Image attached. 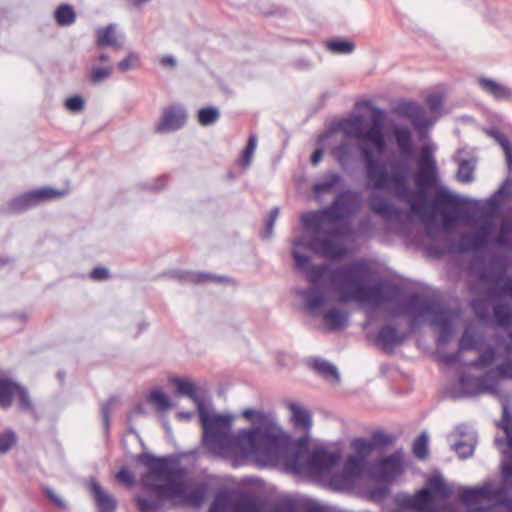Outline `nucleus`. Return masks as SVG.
Instances as JSON below:
<instances>
[{"mask_svg":"<svg viewBox=\"0 0 512 512\" xmlns=\"http://www.w3.org/2000/svg\"><path fill=\"white\" fill-rule=\"evenodd\" d=\"M407 339L405 332H400L392 324L382 325L376 335L375 341L386 353H392L397 346L402 345Z\"/></svg>","mask_w":512,"mask_h":512,"instance_id":"412c9836","label":"nucleus"},{"mask_svg":"<svg viewBox=\"0 0 512 512\" xmlns=\"http://www.w3.org/2000/svg\"><path fill=\"white\" fill-rule=\"evenodd\" d=\"M495 243L501 247H512V219L501 221Z\"/></svg>","mask_w":512,"mask_h":512,"instance_id":"ea45409f","label":"nucleus"},{"mask_svg":"<svg viewBox=\"0 0 512 512\" xmlns=\"http://www.w3.org/2000/svg\"><path fill=\"white\" fill-rule=\"evenodd\" d=\"M138 462L144 465L151 476L164 480L165 483L158 484L153 481L143 480L142 486L151 492H154L159 498L182 500L186 484L182 478L186 475V470L180 464L178 457L174 455L155 456L151 453H141L138 455Z\"/></svg>","mask_w":512,"mask_h":512,"instance_id":"20e7f679","label":"nucleus"},{"mask_svg":"<svg viewBox=\"0 0 512 512\" xmlns=\"http://www.w3.org/2000/svg\"><path fill=\"white\" fill-rule=\"evenodd\" d=\"M504 197L512 198V178H506L502 182L498 190L486 200V207L492 212L499 211Z\"/></svg>","mask_w":512,"mask_h":512,"instance_id":"cd10ccee","label":"nucleus"},{"mask_svg":"<svg viewBox=\"0 0 512 512\" xmlns=\"http://www.w3.org/2000/svg\"><path fill=\"white\" fill-rule=\"evenodd\" d=\"M493 315L497 324L501 327H507L512 320L511 310L505 304H496L493 307Z\"/></svg>","mask_w":512,"mask_h":512,"instance_id":"c03bdc74","label":"nucleus"},{"mask_svg":"<svg viewBox=\"0 0 512 512\" xmlns=\"http://www.w3.org/2000/svg\"><path fill=\"white\" fill-rule=\"evenodd\" d=\"M171 276L177 279L181 283H193L200 284L205 283L207 281L215 282V283H224L228 282L229 278L225 276H219L206 272H195V271H185V270H177L171 273Z\"/></svg>","mask_w":512,"mask_h":512,"instance_id":"b1692460","label":"nucleus"},{"mask_svg":"<svg viewBox=\"0 0 512 512\" xmlns=\"http://www.w3.org/2000/svg\"><path fill=\"white\" fill-rule=\"evenodd\" d=\"M113 72V66L93 68L89 75V80L92 84H98L104 79L110 77Z\"/></svg>","mask_w":512,"mask_h":512,"instance_id":"864d4df0","label":"nucleus"},{"mask_svg":"<svg viewBox=\"0 0 512 512\" xmlns=\"http://www.w3.org/2000/svg\"><path fill=\"white\" fill-rule=\"evenodd\" d=\"M264 512H297V505L293 500H282L274 505L270 510Z\"/></svg>","mask_w":512,"mask_h":512,"instance_id":"680f3d73","label":"nucleus"},{"mask_svg":"<svg viewBox=\"0 0 512 512\" xmlns=\"http://www.w3.org/2000/svg\"><path fill=\"white\" fill-rule=\"evenodd\" d=\"M403 472V462L397 453L390 454L376 462L370 467V474L373 478L391 482Z\"/></svg>","mask_w":512,"mask_h":512,"instance_id":"dca6fc26","label":"nucleus"},{"mask_svg":"<svg viewBox=\"0 0 512 512\" xmlns=\"http://www.w3.org/2000/svg\"><path fill=\"white\" fill-rule=\"evenodd\" d=\"M389 493L390 488L388 485H376L368 490V497L375 502H380L384 500L389 495Z\"/></svg>","mask_w":512,"mask_h":512,"instance_id":"5fc2aeb1","label":"nucleus"},{"mask_svg":"<svg viewBox=\"0 0 512 512\" xmlns=\"http://www.w3.org/2000/svg\"><path fill=\"white\" fill-rule=\"evenodd\" d=\"M62 195H64L63 191L51 187L29 190L8 200L4 206V211L10 214L22 213L36 207L46 200L54 199Z\"/></svg>","mask_w":512,"mask_h":512,"instance_id":"9b49d317","label":"nucleus"},{"mask_svg":"<svg viewBox=\"0 0 512 512\" xmlns=\"http://www.w3.org/2000/svg\"><path fill=\"white\" fill-rule=\"evenodd\" d=\"M340 454L336 451L316 449L304 461V471L309 470L317 474L330 472L339 462Z\"/></svg>","mask_w":512,"mask_h":512,"instance_id":"a211bd4d","label":"nucleus"},{"mask_svg":"<svg viewBox=\"0 0 512 512\" xmlns=\"http://www.w3.org/2000/svg\"><path fill=\"white\" fill-rule=\"evenodd\" d=\"M134 501L137 505L139 512H157L163 510L165 507L164 499L157 496L156 499L151 500L143 496H135Z\"/></svg>","mask_w":512,"mask_h":512,"instance_id":"58836bf2","label":"nucleus"},{"mask_svg":"<svg viewBox=\"0 0 512 512\" xmlns=\"http://www.w3.org/2000/svg\"><path fill=\"white\" fill-rule=\"evenodd\" d=\"M309 365L316 373L326 379H335L336 381L340 379L337 368L326 360L314 358L309 362Z\"/></svg>","mask_w":512,"mask_h":512,"instance_id":"473e14b6","label":"nucleus"},{"mask_svg":"<svg viewBox=\"0 0 512 512\" xmlns=\"http://www.w3.org/2000/svg\"><path fill=\"white\" fill-rule=\"evenodd\" d=\"M139 60V55L136 52H129L128 55L117 64V68L121 72H126L133 67V64Z\"/></svg>","mask_w":512,"mask_h":512,"instance_id":"69168bd1","label":"nucleus"},{"mask_svg":"<svg viewBox=\"0 0 512 512\" xmlns=\"http://www.w3.org/2000/svg\"><path fill=\"white\" fill-rule=\"evenodd\" d=\"M350 227L348 222L338 223L337 227L324 232L323 237L314 236L307 243L302 239L296 238L293 240L295 247L308 248L316 255L328 259H338L345 255V249L340 245L336 238L350 234Z\"/></svg>","mask_w":512,"mask_h":512,"instance_id":"1a4fd4ad","label":"nucleus"},{"mask_svg":"<svg viewBox=\"0 0 512 512\" xmlns=\"http://www.w3.org/2000/svg\"><path fill=\"white\" fill-rule=\"evenodd\" d=\"M402 313L408 316L409 327L413 330L420 325L425 316H429L431 325L438 327L436 339L438 345L447 344L453 333V325L448 311L434 301L425 299L421 294L413 292L401 303Z\"/></svg>","mask_w":512,"mask_h":512,"instance_id":"39448f33","label":"nucleus"},{"mask_svg":"<svg viewBox=\"0 0 512 512\" xmlns=\"http://www.w3.org/2000/svg\"><path fill=\"white\" fill-rule=\"evenodd\" d=\"M371 209L386 219H399L403 214L400 208H397L393 203L383 198H379L376 202L372 203Z\"/></svg>","mask_w":512,"mask_h":512,"instance_id":"7c9ffc66","label":"nucleus"},{"mask_svg":"<svg viewBox=\"0 0 512 512\" xmlns=\"http://www.w3.org/2000/svg\"><path fill=\"white\" fill-rule=\"evenodd\" d=\"M453 494V489L441 475L429 477L424 486L413 495L397 493L394 503L395 512H441L437 506L439 500H447Z\"/></svg>","mask_w":512,"mask_h":512,"instance_id":"423d86ee","label":"nucleus"},{"mask_svg":"<svg viewBox=\"0 0 512 512\" xmlns=\"http://www.w3.org/2000/svg\"><path fill=\"white\" fill-rule=\"evenodd\" d=\"M459 440L452 445V449L462 459L471 457L477 444V432L467 424L456 427Z\"/></svg>","mask_w":512,"mask_h":512,"instance_id":"6ab92c4d","label":"nucleus"},{"mask_svg":"<svg viewBox=\"0 0 512 512\" xmlns=\"http://www.w3.org/2000/svg\"><path fill=\"white\" fill-rule=\"evenodd\" d=\"M486 134L502 148L506 165L509 171H512V143L507 136L498 128L492 127L486 130Z\"/></svg>","mask_w":512,"mask_h":512,"instance_id":"c85d7f7f","label":"nucleus"},{"mask_svg":"<svg viewBox=\"0 0 512 512\" xmlns=\"http://www.w3.org/2000/svg\"><path fill=\"white\" fill-rule=\"evenodd\" d=\"M333 154L341 165H345L350 159L351 150L347 143H340L334 148Z\"/></svg>","mask_w":512,"mask_h":512,"instance_id":"4d7b16f0","label":"nucleus"},{"mask_svg":"<svg viewBox=\"0 0 512 512\" xmlns=\"http://www.w3.org/2000/svg\"><path fill=\"white\" fill-rule=\"evenodd\" d=\"M17 443L16 433L8 428L0 433V454H6Z\"/></svg>","mask_w":512,"mask_h":512,"instance_id":"09e8293b","label":"nucleus"},{"mask_svg":"<svg viewBox=\"0 0 512 512\" xmlns=\"http://www.w3.org/2000/svg\"><path fill=\"white\" fill-rule=\"evenodd\" d=\"M117 481L125 484L128 487H131L135 483L134 474L127 468L122 467L115 475Z\"/></svg>","mask_w":512,"mask_h":512,"instance_id":"0e129e2a","label":"nucleus"},{"mask_svg":"<svg viewBox=\"0 0 512 512\" xmlns=\"http://www.w3.org/2000/svg\"><path fill=\"white\" fill-rule=\"evenodd\" d=\"M323 318L331 330L341 329L347 324V314L336 308L325 312Z\"/></svg>","mask_w":512,"mask_h":512,"instance_id":"e433bc0d","label":"nucleus"},{"mask_svg":"<svg viewBox=\"0 0 512 512\" xmlns=\"http://www.w3.org/2000/svg\"><path fill=\"white\" fill-rule=\"evenodd\" d=\"M503 487L504 481L502 479L501 483L496 487H494L491 481H487L481 486L462 487L459 490V498L466 506V509H456L452 505H447L445 510L447 512H485L486 508L480 503L487 501L495 507L497 494L502 492Z\"/></svg>","mask_w":512,"mask_h":512,"instance_id":"9d476101","label":"nucleus"},{"mask_svg":"<svg viewBox=\"0 0 512 512\" xmlns=\"http://www.w3.org/2000/svg\"><path fill=\"white\" fill-rule=\"evenodd\" d=\"M231 512H264V504L256 495L241 492L231 503Z\"/></svg>","mask_w":512,"mask_h":512,"instance_id":"393cba45","label":"nucleus"},{"mask_svg":"<svg viewBox=\"0 0 512 512\" xmlns=\"http://www.w3.org/2000/svg\"><path fill=\"white\" fill-rule=\"evenodd\" d=\"M187 122V111L180 104L164 107L160 120L155 125L157 133H167L180 130Z\"/></svg>","mask_w":512,"mask_h":512,"instance_id":"f3484780","label":"nucleus"},{"mask_svg":"<svg viewBox=\"0 0 512 512\" xmlns=\"http://www.w3.org/2000/svg\"><path fill=\"white\" fill-rule=\"evenodd\" d=\"M341 182V176L337 172H330L324 175L323 179L313 185L316 197L331 192Z\"/></svg>","mask_w":512,"mask_h":512,"instance_id":"72a5a7b5","label":"nucleus"},{"mask_svg":"<svg viewBox=\"0 0 512 512\" xmlns=\"http://www.w3.org/2000/svg\"><path fill=\"white\" fill-rule=\"evenodd\" d=\"M326 48L333 54L346 55L355 50V44L346 39L334 38L326 41Z\"/></svg>","mask_w":512,"mask_h":512,"instance_id":"4c0bfd02","label":"nucleus"},{"mask_svg":"<svg viewBox=\"0 0 512 512\" xmlns=\"http://www.w3.org/2000/svg\"><path fill=\"white\" fill-rule=\"evenodd\" d=\"M428 435L422 432L413 443V453L418 459H425L428 455Z\"/></svg>","mask_w":512,"mask_h":512,"instance_id":"de8ad7c7","label":"nucleus"},{"mask_svg":"<svg viewBox=\"0 0 512 512\" xmlns=\"http://www.w3.org/2000/svg\"><path fill=\"white\" fill-rule=\"evenodd\" d=\"M372 274L370 266L364 261H356L333 270L332 282L338 287L344 300L361 296Z\"/></svg>","mask_w":512,"mask_h":512,"instance_id":"6e6552de","label":"nucleus"},{"mask_svg":"<svg viewBox=\"0 0 512 512\" xmlns=\"http://www.w3.org/2000/svg\"><path fill=\"white\" fill-rule=\"evenodd\" d=\"M370 440L374 449H381L391 445L394 441V437L386 434L382 430H376L372 432Z\"/></svg>","mask_w":512,"mask_h":512,"instance_id":"3c124183","label":"nucleus"},{"mask_svg":"<svg viewBox=\"0 0 512 512\" xmlns=\"http://www.w3.org/2000/svg\"><path fill=\"white\" fill-rule=\"evenodd\" d=\"M89 491L95 501L98 512H116L118 506L116 498L107 493L98 481L91 479Z\"/></svg>","mask_w":512,"mask_h":512,"instance_id":"4be33fe9","label":"nucleus"},{"mask_svg":"<svg viewBox=\"0 0 512 512\" xmlns=\"http://www.w3.org/2000/svg\"><path fill=\"white\" fill-rule=\"evenodd\" d=\"M84 99L79 95L70 96L65 101V107L73 112L78 113L84 108Z\"/></svg>","mask_w":512,"mask_h":512,"instance_id":"e2e57ef3","label":"nucleus"},{"mask_svg":"<svg viewBox=\"0 0 512 512\" xmlns=\"http://www.w3.org/2000/svg\"><path fill=\"white\" fill-rule=\"evenodd\" d=\"M170 381L175 385L177 395L187 396L196 404L203 429L202 441L207 450L217 455L231 451L235 435L231 433L233 417L209 412L194 382L182 377H173Z\"/></svg>","mask_w":512,"mask_h":512,"instance_id":"7ed1b4c3","label":"nucleus"},{"mask_svg":"<svg viewBox=\"0 0 512 512\" xmlns=\"http://www.w3.org/2000/svg\"><path fill=\"white\" fill-rule=\"evenodd\" d=\"M477 84L484 93L493 97L496 101L512 100V89L493 79L480 76L477 78Z\"/></svg>","mask_w":512,"mask_h":512,"instance_id":"5701e85b","label":"nucleus"},{"mask_svg":"<svg viewBox=\"0 0 512 512\" xmlns=\"http://www.w3.org/2000/svg\"><path fill=\"white\" fill-rule=\"evenodd\" d=\"M402 293V287L397 284L378 282L368 285L366 283L365 288L361 291V296L357 299L378 304L383 301L396 300L402 295Z\"/></svg>","mask_w":512,"mask_h":512,"instance_id":"2eb2a0df","label":"nucleus"},{"mask_svg":"<svg viewBox=\"0 0 512 512\" xmlns=\"http://www.w3.org/2000/svg\"><path fill=\"white\" fill-rule=\"evenodd\" d=\"M292 256L295 261V266L302 272H308L309 267L312 265L311 259L308 255L302 254L295 248L292 250Z\"/></svg>","mask_w":512,"mask_h":512,"instance_id":"6e6d98bb","label":"nucleus"},{"mask_svg":"<svg viewBox=\"0 0 512 512\" xmlns=\"http://www.w3.org/2000/svg\"><path fill=\"white\" fill-rule=\"evenodd\" d=\"M493 371L485 376L475 379L468 373H462L459 377V387L464 396H476L484 392L495 393L497 391L496 377Z\"/></svg>","mask_w":512,"mask_h":512,"instance_id":"4468645a","label":"nucleus"},{"mask_svg":"<svg viewBox=\"0 0 512 512\" xmlns=\"http://www.w3.org/2000/svg\"><path fill=\"white\" fill-rule=\"evenodd\" d=\"M242 415L253 423L249 429H241L234 435L231 450L238 449L242 456L251 457L263 466L283 461L288 469L304 471V455L308 452V438L291 441L283 434L270 415L254 409H246Z\"/></svg>","mask_w":512,"mask_h":512,"instance_id":"f03ea898","label":"nucleus"},{"mask_svg":"<svg viewBox=\"0 0 512 512\" xmlns=\"http://www.w3.org/2000/svg\"><path fill=\"white\" fill-rule=\"evenodd\" d=\"M493 373L497 372L501 378L512 379V359H508L497 365ZM494 377L495 375L492 374Z\"/></svg>","mask_w":512,"mask_h":512,"instance_id":"338daca9","label":"nucleus"},{"mask_svg":"<svg viewBox=\"0 0 512 512\" xmlns=\"http://www.w3.org/2000/svg\"><path fill=\"white\" fill-rule=\"evenodd\" d=\"M257 145V136L255 134H250L247 144L242 152L239 163L242 167H248L251 164L253 154L255 152Z\"/></svg>","mask_w":512,"mask_h":512,"instance_id":"a18cd8bd","label":"nucleus"},{"mask_svg":"<svg viewBox=\"0 0 512 512\" xmlns=\"http://www.w3.org/2000/svg\"><path fill=\"white\" fill-rule=\"evenodd\" d=\"M149 402L154 404L160 411H166L172 407V401L160 388H155L150 391Z\"/></svg>","mask_w":512,"mask_h":512,"instance_id":"79ce46f5","label":"nucleus"},{"mask_svg":"<svg viewBox=\"0 0 512 512\" xmlns=\"http://www.w3.org/2000/svg\"><path fill=\"white\" fill-rule=\"evenodd\" d=\"M15 395L18 398V405H19V409L21 411H24V412L34 411L33 403L31 401L29 392L24 386L19 385V388L17 389Z\"/></svg>","mask_w":512,"mask_h":512,"instance_id":"603ef678","label":"nucleus"},{"mask_svg":"<svg viewBox=\"0 0 512 512\" xmlns=\"http://www.w3.org/2000/svg\"><path fill=\"white\" fill-rule=\"evenodd\" d=\"M116 401H117V398L115 396H111L101 406V416H102L103 425H104L106 431H108L110 428V410H111V407L116 403Z\"/></svg>","mask_w":512,"mask_h":512,"instance_id":"13d9d810","label":"nucleus"},{"mask_svg":"<svg viewBox=\"0 0 512 512\" xmlns=\"http://www.w3.org/2000/svg\"><path fill=\"white\" fill-rule=\"evenodd\" d=\"M352 447L356 452V456L362 458L363 460L374 451V447L372 445L371 440L359 437L353 440Z\"/></svg>","mask_w":512,"mask_h":512,"instance_id":"49530a36","label":"nucleus"},{"mask_svg":"<svg viewBox=\"0 0 512 512\" xmlns=\"http://www.w3.org/2000/svg\"><path fill=\"white\" fill-rule=\"evenodd\" d=\"M278 214H279L278 207H274L273 209H271L268 219L266 220L265 230L262 233L263 239H269L272 237L274 223L276 221V218L278 217Z\"/></svg>","mask_w":512,"mask_h":512,"instance_id":"bf43d9fd","label":"nucleus"},{"mask_svg":"<svg viewBox=\"0 0 512 512\" xmlns=\"http://www.w3.org/2000/svg\"><path fill=\"white\" fill-rule=\"evenodd\" d=\"M393 112L400 117L410 119L417 129H422L428 124L424 111L417 102L401 99L395 103Z\"/></svg>","mask_w":512,"mask_h":512,"instance_id":"aec40b11","label":"nucleus"},{"mask_svg":"<svg viewBox=\"0 0 512 512\" xmlns=\"http://www.w3.org/2000/svg\"><path fill=\"white\" fill-rule=\"evenodd\" d=\"M491 229V221H483L476 231L466 232L460 235L458 240L451 244L450 251L455 253H467L484 248L489 243Z\"/></svg>","mask_w":512,"mask_h":512,"instance_id":"f8f14e48","label":"nucleus"},{"mask_svg":"<svg viewBox=\"0 0 512 512\" xmlns=\"http://www.w3.org/2000/svg\"><path fill=\"white\" fill-rule=\"evenodd\" d=\"M496 359V349L489 346L483 352L480 353L479 357L471 362V366L474 368L482 369L491 366Z\"/></svg>","mask_w":512,"mask_h":512,"instance_id":"37998d69","label":"nucleus"},{"mask_svg":"<svg viewBox=\"0 0 512 512\" xmlns=\"http://www.w3.org/2000/svg\"><path fill=\"white\" fill-rule=\"evenodd\" d=\"M285 405L291 412V419L294 427L305 431L310 430L312 427L311 413L293 401H286Z\"/></svg>","mask_w":512,"mask_h":512,"instance_id":"bb28decb","label":"nucleus"},{"mask_svg":"<svg viewBox=\"0 0 512 512\" xmlns=\"http://www.w3.org/2000/svg\"><path fill=\"white\" fill-rule=\"evenodd\" d=\"M363 105L372 113L370 125H367L361 114L351 113L333 124L332 131H341L346 137L355 138L365 144L360 147V156L365 177L372 188L375 190L393 188L398 196L407 199L410 212L426 225L433 222L437 215H442L449 220L468 218L469 211L460 204L468 203L470 199L453 194L443 187L434 196L428 195V189L437 183V162L434 149L430 145H424L420 149L417 170L413 174L417 189L415 191L409 189L408 178L411 172L414 145L411 130L407 126H393L392 134L399 155L390 162L391 173H388L386 164L374 154V149L382 152L386 147L385 111L371 105L370 101H364Z\"/></svg>","mask_w":512,"mask_h":512,"instance_id":"f257e3e1","label":"nucleus"},{"mask_svg":"<svg viewBox=\"0 0 512 512\" xmlns=\"http://www.w3.org/2000/svg\"><path fill=\"white\" fill-rule=\"evenodd\" d=\"M327 271L326 265H311L308 269L309 280L313 284L312 287L299 291V295L305 300V309L309 313H315L321 306L326 303V296L319 286L316 284Z\"/></svg>","mask_w":512,"mask_h":512,"instance_id":"ddd939ff","label":"nucleus"},{"mask_svg":"<svg viewBox=\"0 0 512 512\" xmlns=\"http://www.w3.org/2000/svg\"><path fill=\"white\" fill-rule=\"evenodd\" d=\"M207 489L208 488L205 483H199L189 491L186 489L182 502L187 506L196 508L200 507L205 500Z\"/></svg>","mask_w":512,"mask_h":512,"instance_id":"c756f323","label":"nucleus"},{"mask_svg":"<svg viewBox=\"0 0 512 512\" xmlns=\"http://www.w3.org/2000/svg\"><path fill=\"white\" fill-rule=\"evenodd\" d=\"M220 118V111L217 107L208 106L198 110L197 119L201 126H210Z\"/></svg>","mask_w":512,"mask_h":512,"instance_id":"a19ab883","label":"nucleus"},{"mask_svg":"<svg viewBox=\"0 0 512 512\" xmlns=\"http://www.w3.org/2000/svg\"><path fill=\"white\" fill-rule=\"evenodd\" d=\"M54 18L59 26L67 27L75 22L76 12L72 5L63 3L55 9Z\"/></svg>","mask_w":512,"mask_h":512,"instance_id":"f704fd0d","label":"nucleus"},{"mask_svg":"<svg viewBox=\"0 0 512 512\" xmlns=\"http://www.w3.org/2000/svg\"><path fill=\"white\" fill-rule=\"evenodd\" d=\"M19 383L9 378L0 377V407L8 408L13 402V396L19 388Z\"/></svg>","mask_w":512,"mask_h":512,"instance_id":"2f4dec72","label":"nucleus"},{"mask_svg":"<svg viewBox=\"0 0 512 512\" xmlns=\"http://www.w3.org/2000/svg\"><path fill=\"white\" fill-rule=\"evenodd\" d=\"M96 45L97 47H116L117 40L115 36V25L108 24L105 27H99L96 30Z\"/></svg>","mask_w":512,"mask_h":512,"instance_id":"c9c22d12","label":"nucleus"},{"mask_svg":"<svg viewBox=\"0 0 512 512\" xmlns=\"http://www.w3.org/2000/svg\"><path fill=\"white\" fill-rule=\"evenodd\" d=\"M359 206L358 194L347 189L339 192L329 206L318 211L303 213L301 223L308 231H320L325 222L330 224L348 222L357 212Z\"/></svg>","mask_w":512,"mask_h":512,"instance_id":"0eeeda50","label":"nucleus"},{"mask_svg":"<svg viewBox=\"0 0 512 512\" xmlns=\"http://www.w3.org/2000/svg\"><path fill=\"white\" fill-rule=\"evenodd\" d=\"M512 489L510 484L504 483L502 492L497 494V502L495 507L505 508L507 512H512Z\"/></svg>","mask_w":512,"mask_h":512,"instance_id":"8fccbe9b","label":"nucleus"},{"mask_svg":"<svg viewBox=\"0 0 512 512\" xmlns=\"http://www.w3.org/2000/svg\"><path fill=\"white\" fill-rule=\"evenodd\" d=\"M497 282H502L499 286V292L502 294H506L512 298V277L505 276V271L503 270L496 278Z\"/></svg>","mask_w":512,"mask_h":512,"instance_id":"052dcab7","label":"nucleus"},{"mask_svg":"<svg viewBox=\"0 0 512 512\" xmlns=\"http://www.w3.org/2000/svg\"><path fill=\"white\" fill-rule=\"evenodd\" d=\"M43 493L44 495L50 500L52 501L59 509L61 510H65L67 509V505L66 503L59 497L56 495V493L54 492V490L50 487H44L43 488Z\"/></svg>","mask_w":512,"mask_h":512,"instance_id":"774afa93","label":"nucleus"},{"mask_svg":"<svg viewBox=\"0 0 512 512\" xmlns=\"http://www.w3.org/2000/svg\"><path fill=\"white\" fill-rule=\"evenodd\" d=\"M464 152L463 149H458L457 155L454 158L455 162L458 164L456 177L459 182L471 183L474 181L477 159L473 156L461 157V154Z\"/></svg>","mask_w":512,"mask_h":512,"instance_id":"a878e982","label":"nucleus"}]
</instances>
